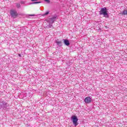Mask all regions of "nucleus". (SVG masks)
<instances>
[{
  "label": "nucleus",
  "mask_w": 127,
  "mask_h": 127,
  "mask_svg": "<svg viewBox=\"0 0 127 127\" xmlns=\"http://www.w3.org/2000/svg\"><path fill=\"white\" fill-rule=\"evenodd\" d=\"M99 14L100 15H104L105 17H109V14H108V10H107V8L105 7L101 8V10L99 11Z\"/></svg>",
  "instance_id": "f257e3e1"
},
{
  "label": "nucleus",
  "mask_w": 127,
  "mask_h": 127,
  "mask_svg": "<svg viewBox=\"0 0 127 127\" xmlns=\"http://www.w3.org/2000/svg\"><path fill=\"white\" fill-rule=\"evenodd\" d=\"M10 14L13 18H16L17 15H18V13H17L16 10L12 9L10 10Z\"/></svg>",
  "instance_id": "f03ea898"
},
{
  "label": "nucleus",
  "mask_w": 127,
  "mask_h": 127,
  "mask_svg": "<svg viewBox=\"0 0 127 127\" xmlns=\"http://www.w3.org/2000/svg\"><path fill=\"white\" fill-rule=\"evenodd\" d=\"M71 120L72 121V123L74 126H75V127H77V125H78V118H77V116H72Z\"/></svg>",
  "instance_id": "7ed1b4c3"
},
{
  "label": "nucleus",
  "mask_w": 127,
  "mask_h": 127,
  "mask_svg": "<svg viewBox=\"0 0 127 127\" xmlns=\"http://www.w3.org/2000/svg\"><path fill=\"white\" fill-rule=\"evenodd\" d=\"M49 20L50 23H54V22L57 20V15H55L52 18H49Z\"/></svg>",
  "instance_id": "20e7f679"
},
{
  "label": "nucleus",
  "mask_w": 127,
  "mask_h": 127,
  "mask_svg": "<svg viewBox=\"0 0 127 127\" xmlns=\"http://www.w3.org/2000/svg\"><path fill=\"white\" fill-rule=\"evenodd\" d=\"M84 102L86 104H90L92 102V99L90 97H87L85 98Z\"/></svg>",
  "instance_id": "39448f33"
},
{
  "label": "nucleus",
  "mask_w": 127,
  "mask_h": 127,
  "mask_svg": "<svg viewBox=\"0 0 127 127\" xmlns=\"http://www.w3.org/2000/svg\"><path fill=\"white\" fill-rule=\"evenodd\" d=\"M64 43L66 46H69V45H70V42H69V40L67 39H64Z\"/></svg>",
  "instance_id": "423d86ee"
},
{
  "label": "nucleus",
  "mask_w": 127,
  "mask_h": 127,
  "mask_svg": "<svg viewBox=\"0 0 127 127\" xmlns=\"http://www.w3.org/2000/svg\"><path fill=\"white\" fill-rule=\"evenodd\" d=\"M2 109H3V110H6V103L4 102H2Z\"/></svg>",
  "instance_id": "0eeeda50"
},
{
  "label": "nucleus",
  "mask_w": 127,
  "mask_h": 127,
  "mask_svg": "<svg viewBox=\"0 0 127 127\" xmlns=\"http://www.w3.org/2000/svg\"><path fill=\"white\" fill-rule=\"evenodd\" d=\"M55 43H57L59 46H62V42L61 41H55Z\"/></svg>",
  "instance_id": "6e6552de"
},
{
  "label": "nucleus",
  "mask_w": 127,
  "mask_h": 127,
  "mask_svg": "<svg viewBox=\"0 0 127 127\" xmlns=\"http://www.w3.org/2000/svg\"><path fill=\"white\" fill-rule=\"evenodd\" d=\"M122 14L123 15H127V9L123 10Z\"/></svg>",
  "instance_id": "1a4fd4ad"
},
{
  "label": "nucleus",
  "mask_w": 127,
  "mask_h": 127,
  "mask_svg": "<svg viewBox=\"0 0 127 127\" xmlns=\"http://www.w3.org/2000/svg\"><path fill=\"white\" fill-rule=\"evenodd\" d=\"M36 3H41V1H35L31 3V4H35Z\"/></svg>",
  "instance_id": "9d476101"
},
{
  "label": "nucleus",
  "mask_w": 127,
  "mask_h": 127,
  "mask_svg": "<svg viewBox=\"0 0 127 127\" xmlns=\"http://www.w3.org/2000/svg\"><path fill=\"white\" fill-rule=\"evenodd\" d=\"M20 6H21V5H20V3H17V4H16V7H17V8H20Z\"/></svg>",
  "instance_id": "9b49d317"
},
{
  "label": "nucleus",
  "mask_w": 127,
  "mask_h": 127,
  "mask_svg": "<svg viewBox=\"0 0 127 127\" xmlns=\"http://www.w3.org/2000/svg\"><path fill=\"white\" fill-rule=\"evenodd\" d=\"M48 14H49V11H47L46 13L43 14V16H45V15H47Z\"/></svg>",
  "instance_id": "f8f14e48"
},
{
  "label": "nucleus",
  "mask_w": 127,
  "mask_h": 127,
  "mask_svg": "<svg viewBox=\"0 0 127 127\" xmlns=\"http://www.w3.org/2000/svg\"><path fill=\"white\" fill-rule=\"evenodd\" d=\"M48 27H49L50 28H51V27H53V25H52V24H49L48 25Z\"/></svg>",
  "instance_id": "ddd939ff"
},
{
  "label": "nucleus",
  "mask_w": 127,
  "mask_h": 127,
  "mask_svg": "<svg viewBox=\"0 0 127 127\" xmlns=\"http://www.w3.org/2000/svg\"><path fill=\"white\" fill-rule=\"evenodd\" d=\"M45 1H46L47 2L49 3L50 2V0H44Z\"/></svg>",
  "instance_id": "4468645a"
},
{
  "label": "nucleus",
  "mask_w": 127,
  "mask_h": 127,
  "mask_svg": "<svg viewBox=\"0 0 127 127\" xmlns=\"http://www.w3.org/2000/svg\"><path fill=\"white\" fill-rule=\"evenodd\" d=\"M2 107H3V105H2V104H0V109H2Z\"/></svg>",
  "instance_id": "2eb2a0df"
},
{
  "label": "nucleus",
  "mask_w": 127,
  "mask_h": 127,
  "mask_svg": "<svg viewBox=\"0 0 127 127\" xmlns=\"http://www.w3.org/2000/svg\"><path fill=\"white\" fill-rule=\"evenodd\" d=\"M20 3H21L22 4H24L25 3L24 1H21Z\"/></svg>",
  "instance_id": "dca6fc26"
},
{
  "label": "nucleus",
  "mask_w": 127,
  "mask_h": 127,
  "mask_svg": "<svg viewBox=\"0 0 127 127\" xmlns=\"http://www.w3.org/2000/svg\"><path fill=\"white\" fill-rule=\"evenodd\" d=\"M35 15L34 14H31V15H29V16H35Z\"/></svg>",
  "instance_id": "f3484780"
},
{
  "label": "nucleus",
  "mask_w": 127,
  "mask_h": 127,
  "mask_svg": "<svg viewBox=\"0 0 127 127\" xmlns=\"http://www.w3.org/2000/svg\"><path fill=\"white\" fill-rule=\"evenodd\" d=\"M31 0V1H36V0Z\"/></svg>",
  "instance_id": "a211bd4d"
},
{
  "label": "nucleus",
  "mask_w": 127,
  "mask_h": 127,
  "mask_svg": "<svg viewBox=\"0 0 127 127\" xmlns=\"http://www.w3.org/2000/svg\"><path fill=\"white\" fill-rule=\"evenodd\" d=\"M18 56H19V57H21V55L19 54V55H18Z\"/></svg>",
  "instance_id": "6ab92c4d"
}]
</instances>
